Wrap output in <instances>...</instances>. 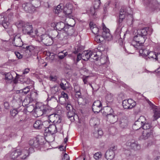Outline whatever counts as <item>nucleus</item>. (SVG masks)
Segmentation results:
<instances>
[{"label":"nucleus","instance_id":"nucleus-1","mask_svg":"<svg viewBox=\"0 0 160 160\" xmlns=\"http://www.w3.org/2000/svg\"><path fill=\"white\" fill-rule=\"evenodd\" d=\"M148 30V28H145L138 30L137 34L134 37V41L132 44V45L135 48L139 49L143 46L147 38V35Z\"/></svg>","mask_w":160,"mask_h":160},{"label":"nucleus","instance_id":"nucleus-2","mask_svg":"<svg viewBox=\"0 0 160 160\" xmlns=\"http://www.w3.org/2000/svg\"><path fill=\"white\" fill-rule=\"evenodd\" d=\"M142 128L144 131L153 130L151 124L147 121L146 118L143 116H140L138 120L136 121L132 126L133 129L137 130Z\"/></svg>","mask_w":160,"mask_h":160},{"label":"nucleus","instance_id":"nucleus-3","mask_svg":"<svg viewBox=\"0 0 160 160\" xmlns=\"http://www.w3.org/2000/svg\"><path fill=\"white\" fill-rule=\"evenodd\" d=\"M129 14V13L128 12V11L126 9L122 8L121 9L119 19L117 20V27L116 31L118 33H119L121 32L122 25V23L123 20L125 18V15H128Z\"/></svg>","mask_w":160,"mask_h":160},{"label":"nucleus","instance_id":"nucleus-4","mask_svg":"<svg viewBox=\"0 0 160 160\" xmlns=\"http://www.w3.org/2000/svg\"><path fill=\"white\" fill-rule=\"evenodd\" d=\"M17 25L18 28L22 27V32L24 34L31 35L33 32L32 26L29 23L25 24L22 22L20 21L17 23Z\"/></svg>","mask_w":160,"mask_h":160},{"label":"nucleus","instance_id":"nucleus-5","mask_svg":"<svg viewBox=\"0 0 160 160\" xmlns=\"http://www.w3.org/2000/svg\"><path fill=\"white\" fill-rule=\"evenodd\" d=\"M103 29L102 35H97L95 38V40L98 43H101L105 39L110 38L111 37L108 29L103 28Z\"/></svg>","mask_w":160,"mask_h":160},{"label":"nucleus","instance_id":"nucleus-6","mask_svg":"<svg viewBox=\"0 0 160 160\" xmlns=\"http://www.w3.org/2000/svg\"><path fill=\"white\" fill-rule=\"evenodd\" d=\"M38 39H39L45 45L49 46L53 43V40L51 36L47 34H43L39 36Z\"/></svg>","mask_w":160,"mask_h":160},{"label":"nucleus","instance_id":"nucleus-7","mask_svg":"<svg viewBox=\"0 0 160 160\" xmlns=\"http://www.w3.org/2000/svg\"><path fill=\"white\" fill-rule=\"evenodd\" d=\"M20 154V149H17L12 151L6 155L5 158L8 160H14L19 157Z\"/></svg>","mask_w":160,"mask_h":160},{"label":"nucleus","instance_id":"nucleus-8","mask_svg":"<svg viewBox=\"0 0 160 160\" xmlns=\"http://www.w3.org/2000/svg\"><path fill=\"white\" fill-rule=\"evenodd\" d=\"M71 21L73 22L74 24L73 25H69L68 24H65L64 22H60L57 23L56 27L57 30L59 31H61L63 30L69 29V26L72 27L75 25V21L73 19H70Z\"/></svg>","mask_w":160,"mask_h":160},{"label":"nucleus","instance_id":"nucleus-9","mask_svg":"<svg viewBox=\"0 0 160 160\" xmlns=\"http://www.w3.org/2000/svg\"><path fill=\"white\" fill-rule=\"evenodd\" d=\"M122 105L125 109H131L136 105V102L132 99H130L123 100Z\"/></svg>","mask_w":160,"mask_h":160},{"label":"nucleus","instance_id":"nucleus-10","mask_svg":"<svg viewBox=\"0 0 160 160\" xmlns=\"http://www.w3.org/2000/svg\"><path fill=\"white\" fill-rule=\"evenodd\" d=\"M29 144L31 146V147L28 148L29 152H31L34 151V148L38 147L39 145V140L37 138H34L30 140L29 142Z\"/></svg>","mask_w":160,"mask_h":160},{"label":"nucleus","instance_id":"nucleus-11","mask_svg":"<svg viewBox=\"0 0 160 160\" xmlns=\"http://www.w3.org/2000/svg\"><path fill=\"white\" fill-rule=\"evenodd\" d=\"M126 145L130 148L134 150H139L141 148L140 145L133 140L128 141L126 142Z\"/></svg>","mask_w":160,"mask_h":160},{"label":"nucleus","instance_id":"nucleus-12","mask_svg":"<svg viewBox=\"0 0 160 160\" xmlns=\"http://www.w3.org/2000/svg\"><path fill=\"white\" fill-rule=\"evenodd\" d=\"M6 16L5 14L3 13L0 15V25L3 26L5 29H7L9 28L10 26Z\"/></svg>","mask_w":160,"mask_h":160},{"label":"nucleus","instance_id":"nucleus-13","mask_svg":"<svg viewBox=\"0 0 160 160\" xmlns=\"http://www.w3.org/2000/svg\"><path fill=\"white\" fill-rule=\"evenodd\" d=\"M72 32H69L68 29L63 30L60 31V32H58V39L60 40H62L64 39H66L68 36L71 35L72 34L73 32V30L72 29Z\"/></svg>","mask_w":160,"mask_h":160},{"label":"nucleus","instance_id":"nucleus-14","mask_svg":"<svg viewBox=\"0 0 160 160\" xmlns=\"http://www.w3.org/2000/svg\"><path fill=\"white\" fill-rule=\"evenodd\" d=\"M22 6L23 9L27 12L32 13L35 10V7L30 3H24Z\"/></svg>","mask_w":160,"mask_h":160},{"label":"nucleus","instance_id":"nucleus-15","mask_svg":"<svg viewBox=\"0 0 160 160\" xmlns=\"http://www.w3.org/2000/svg\"><path fill=\"white\" fill-rule=\"evenodd\" d=\"M107 108L110 110V113L107 114L108 120V121L111 123H114L116 122L118 120V116L112 114L111 112H113V110L110 107L108 106Z\"/></svg>","mask_w":160,"mask_h":160},{"label":"nucleus","instance_id":"nucleus-16","mask_svg":"<svg viewBox=\"0 0 160 160\" xmlns=\"http://www.w3.org/2000/svg\"><path fill=\"white\" fill-rule=\"evenodd\" d=\"M49 120L51 122L58 124L61 122V119L59 115L57 114H52L48 115Z\"/></svg>","mask_w":160,"mask_h":160},{"label":"nucleus","instance_id":"nucleus-17","mask_svg":"<svg viewBox=\"0 0 160 160\" xmlns=\"http://www.w3.org/2000/svg\"><path fill=\"white\" fill-rule=\"evenodd\" d=\"M102 104L101 102L99 100L94 101L92 106V110L95 113H98L102 109Z\"/></svg>","mask_w":160,"mask_h":160},{"label":"nucleus","instance_id":"nucleus-18","mask_svg":"<svg viewBox=\"0 0 160 160\" xmlns=\"http://www.w3.org/2000/svg\"><path fill=\"white\" fill-rule=\"evenodd\" d=\"M12 41L13 44L16 47H21L22 45L23 42L21 39L20 35L19 34L15 35Z\"/></svg>","mask_w":160,"mask_h":160},{"label":"nucleus","instance_id":"nucleus-19","mask_svg":"<svg viewBox=\"0 0 160 160\" xmlns=\"http://www.w3.org/2000/svg\"><path fill=\"white\" fill-rule=\"evenodd\" d=\"M153 130H148L144 131L142 135L140 136V138L144 140L147 139L152 137L153 136Z\"/></svg>","mask_w":160,"mask_h":160},{"label":"nucleus","instance_id":"nucleus-20","mask_svg":"<svg viewBox=\"0 0 160 160\" xmlns=\"http://www.w3.org/2000/svg\"><path fill=\"white\" fill-rule=\"evenodd\" d=\"M72 8L73 6L72 4L67 3L64 8L63 12L66 16H68L72 13Z\"/></svg>","mask_w":160,"mask_h":160},{"label":"nucleus","instance_id":"nucleus-21","mask_svg":"<svg viewBox=\"0 0 160 160\" xmlns=\"http://www.w3.org/2000/svg\"><path fill=\"white\" fill-rule=\"evenodd\" d=\"M51 110L50 108L45 107L44 108L41 109L40 108H37L36 110V112L38 115L39 116L42 115L43 114H46L48 116V114L51 111Z\"/></svg>","mask_w":160,"mask_h":160},{"label":"nucleus","instance_id":"nucleus-22","mask_svg":"<svg viewBox=\"0 0 160 160\" xmlns=\"http://www.w3.org/2000/svg\"><path fill=\"white\" fill-rule=\"evenodd\" d=\"M28 148H26L22 150L20 149V154L19 157L21 159L24 160L29 156V153L30 152Z\"/></svg>","mask_w":160,"mask_h":160},{"label":"nucleus","instance_id":"nucleus-23","mask_svg":"<svg viewBox=\"0 0 160 160\" xmlns=\"http://www.w3.org/2000/svg\"><path fill=\"white\" fill-rule=\"evenodd\" d=\"M154 113V120L160 118V107L154 106L152 108Z\"/></svg>","mask_w":160,"mask_h":160},{"label":"nucleus","instance_id":"nucleus-24","mask_svg":"<svg viewBox=\"0 0 160 160\" xmlns=\"http://www.w3.org/2000/svg\"><path fill=\"white\" fill-rule=\"evenodd\" d=\"M45 133H47L48 134H53L57 132V128L54 125H50L48 128L44 130Z\"/></svg>","mask_w":160,"mask_h":160},{"label":"nucleus","instance_id":"nucleus-25","mask_svg":"<svg viewBox=\"0 0 160 160\" xmlns=\"http://www.w3.org/2000/svg\"><path fill=\"white\" fill-rule=\"evenodd\" d=\"M93 55V52L91 51H84L82 53V59L84 61H87Z\"/></svg>","mask_w":160,"mask_h":160},{"label":"nucleus","instance_id":"nucleus-26","mask_svg":"<svg viewBox=\"0 0 160 160\" xmlns=\"http://www.w3.org/2000/svg\"><path fill=\"white\" fill-rule=\"evenodd\" d=\"M114 152L108 150L106 152L105 157L107 160H112L114 158Z\"/></svg>","mask_w":160,"mask_h":160},{"label":"nucleus","instance_id":"nucleus-27","mask_svg":"<svg viewBox=\"0 0 160 160\" xmlns=\"http://www.w3.org/2000/svg\"><path fill=\"white\" fill-rule=\"evenodd\" d=\"M32 101L33 100H32V99L30 97H27L24 99L22 102V105L20 107L21 108V109L24 110V107H26L27 105H28L30 103L32 102Z\"/></svg>","mask_w":160,"mask_h":160},{"label":"nucleus","instance_id":"nucleus-28","mask_svg":"<svg viewBox=\"0 0 160 160\" xmlns=\"http://www.w3.org/2000/svg\"><path fill=\"white\" fill-rule=\"evenodd\" d=\"M106 99L108 105H111L113 104V98L112 94L111 93L108 94L106 97Z\"/></svg>","mask_w":160,"mask_h":160},{"label":"nucleus","instance_id":"nucleus-29","mask_svg":"<svg viewBox=\"0 0 160 160\" xmlns=\"http://www.w3.org/2000/svg\"><path fill=\"white\" fill-rule=\"evenodd\" d=\"M89 25L91 30H92V32L95 34H98L99 29L97 27L96 25V24H93L92 22L90 23Z\"/></svg>","mask_w":160,"mask_h":160},{"label":"nucleus","instance_id":"nucleus-30","mask_svg":"<svg viewBox=\"0 0 160 160\" xmlns=\"http://www.w3.org/2000/svg\"><path fill=\"white\" fill-rule=\"evenodd\" d=\"M30 86H28L20 90L17 91V93H20L22 95H25L30 91Z\"/></svg>","mask_w":160,"mask_h":160},{"label":"nucleus","instance_id":"nucleus-31","mask_svg":"<svg viewBox=\"0 0 160 160\" xmlns=\"http://www.w3.org/2000/svg\"><path fill=\"white\" fill-rule=\"evenodd\" d=\"M42 121L40 120L36 121L33 124V127L36 129L42 128Z\"/></svg>","mask_w":160,"mask_h":160},{"label":"nucleus","instance_id":"nucleus-32","mask_svg":"<svg viewBox=\"0 0 160 160\" xmlns=\"http://www.w3.org/2000/svg\"><path fill=\"white\" fill-rule=\"evenodd\" d=\"M75 111L74 110L72 111L69 110L67 113V116L72 122H73L74 121Z\"/></svg>","mask_w":160,"mask_h":160},{"label":"nucleus","instance_id":"nucleus-33","mask_svg":"<svg viewBox=\"0 0 160 160\" xmlns=\"http://www.w3.org/2000/svg\"><path fill=\"white\" fill-rule=\"evenodd\" d=\"M119 125L121 128H122L127 127L128 125V121L126 119H122L119 121Z\"/></svg>","mask_w":160,"mask_h":160},{"label":"nucleus","instance_id":"nucleus-34","mask_svg":"<svg viewBox=\"0 0 160 160\" xmlns=\"http://www.w3.org/2000/svg\"><path fill=\"white\" fill-rule=\"evenodd\" d=\"M138 49L139 50V52L140 53L142 54V56L144 57H147V56H148L149 53L147 49L144 48L143 45L141 48Z\"/></svg>","mask_w":160,"mask_h":160},{"label":"nucleus","instance_id":"nucleus-35","mask_svg":"<svg viewBox=\"0 0 160 160\" xmlns=\"http://www.w3.org/2000/svg\"><path fill=\"white\" fill-rule=\"evenodd\" d=\"M21 95H22L21 93H17L16 91V93L13 96V100L18 102H21L22 101V100Z\"/></svg>","mask_w":160,"mask_h":160},{"label":"nucleus","instance_id":"nucleus-36","mask_svg":"<svg viewBox=\"0 0 160 160\" xmlns=\"http://www.w3.org/2000/svg\"><path fill=\"white\" fill-rule=\"evenodd\" d=\"M63 8V4L60 3L55 9L54 12L56 14H58L62 12Z\"/></svg>","mask_w":160,"mask_h":160},{"label":"nucleus","instance_id":"nucleus-37","mask_svg":"<svg viewBox=\"0 0 160 160\" xmlns=\"http://www.w3.org/2000/svg\"><path fill=\"white\" fill-rule=\"evenodd\" d=\"M38 95V94L36 90H34L30 92V97L32 98V100H33L34 99H35L37 98Z\"/></svg>","mask_w":160,"mask_h":160},{"label":"nucleus","instance_id":"nucleus-38","mask_svg":"<svg viewBox=\"0 0 160 160\" xmlns=\"http://www.w3.org/2000/svg\"><path fill=\"white\" fill-rule=\"evenodd\" d=\"M22 109H21V108L19 107V108H17V109H13L11 110L10 114L11 116L13 117L15 116L18 113V111H21Z\"/></svg>","mask_w":160,"mask_h":160},{"label":"nucleus","instance_id":"nucleus-39","mask_svg":"<svg viewBox=\"0 0 160 160\" xmlns=\"http://www.w3.org/2000/svg\"><path fill=\"white\" fill-rule=\"evenodd\" d=\"M148 57L149 58L155 60L157 58L156 56V53L155 52H149L148 55Z\"/></svg>","mask_w":160,"mask_h":160},{"label":"nucleus","instance_id":"nucleus-40","mask_svg":"<svg viewBox=\"0 0 160 160\" xmlns=\"http://www.w3.org/2000/svg\"><path fill=\"white\" fill-rule=\"evenodd\" d=\"M59 88L58 86H54L52 87L51 89L52 93L53 94H58Z\"/></svg>","mask_w":160,"mask_h":160},{"label":"nucleus","instance_id":"nucleus-41","mask_svg":"<svg viewBox=\"0 0 160 160\" xmlns=\"http://www.w3.org/2000/svg\"><path fill=\"white\" fill-rule=\"evenodd\" d=\"M64 82H61L60 84L61 88L63 90H66L68 87V83L66 81H64Z\"/></svg>","mask_w":160,"mask_h":160},{"label":"nucleus","instance_id":"nucleus-42","mask_svg":"<svg viewBox=\"0 0 160 160\" xmlns=\"http://www.w3.org/2000/svg\"><path fill=\"white\" fill-rule=\"evenodd\" d=\"M49 122L48 121H45L42 122V128H45L46 129L48 128L50 125Z\"/></svg>","mask_w":160,"mask_h":160},{"label":"nucleus","instance_id":"nucleus-43","mask_svg":"<svg viewBox=\"0 0 160 160\" xmlns=\"http://www.w3.org/2000/svg\"><path fill=\"white\" fill-rule=\"evenodd\" d=\"M58 32L57 31L54 30L51 33V37L52 39H54L55 38H57L58 39Z\"/></svg>","mask_w":160,"mask_h":160},{"label":"nucleus","instance_id":"nucleus-44","mask_svg":"<svg viewBox=\"0 0 160 160\" xmlns=\"http://www.w3.org/2000/svg\"><path fill=\"white\" fill-rule=\"evenodd\" d=\"M101 4L100 0H95L94 3V8L96 9H98L99 8V7Z\"/></svg>","mask_w":160,"mask_h":160},{"label":"nucleus","instance_id":"nucleus-45","mask_svg":"<svg viewBox=\"0 0 160 160\" xmlns=\"http://www.w3.org/2000/svg\"><path fill=\"white\" fill-rule=\"evenodd\" d=\"M3 14H5L6 15V17L8 22L9 20H11L13 16V13L12 12H10L9 13H8V12H7L6 13H3Z\"/></svg>","mask_w":160,"mask_h":160},{"label":"nucleus","instance_id":"nucleus-46","mask_svg":"<svg viewBox=\"0 0 160 160\" xmlns=\"http://www.w3.org/2000/svg\"><path fill=\"white\" fill-rule=\"evenodd\" d=\"M91 123H93V125L96 126L98 124V120L97 118H93L90 120Z\"/></svg>","mask_w":160,"mask_h":160},{"label":"nucleus","instance_id":"nucleus-47","mask_svg":"<svg viewBox=\"0 0 160 160\" xmlns=\"http://www.w3.org/2000/svg\"><path fill=\"white\" fill-rule=\"evenodd\" d=\"M95 9L94 8H91L88 11V13L90 15H94L95 13Z\"/></svg>","mask_w":160,"mask_h":160},{"label":"nucleus","instance_id":"nucleus-48","mask_svg":"<svg viewBox=\"0 0 160 160\" xmlns=\"http://www.w3.org/2000/svg\"><path fill=\"white\" fill-rule=\"evenodd\" d=\"M105 49V47L104 45L99 44L98 47V49L100 52L104 51Z\"/></svg>","mask_w":160,"mask_h":160},{"label":"nucleus","instance_id":"nucleus-49","mask_svg":"<svg viewBox=\"0 0 160 160\" xmlns=\"http://www.w3.org/2000/svg\"><path fill=\"white\" fill-rule=\"evenodd\" d=\"M12 76L10 73H8L5 74L6 80H12Z\"/></svg>","mask_w":160,"mask_h":160},{"label":"nucleus","instance_id":"nucleus-50","mask_svg":"<svg viewBox=\"0 0 160 160\" xmlns=\"http://www.w3.org/2000/svg\"><path fill=\"white\" fill-rule=\"evenodd\" d=\"M74 89L75 92L81 91L80 86L76 84H74Z\"/></svg>","mask_w":160,"mask_h":160},{"label":"nucleus","instance_id":"nucleus-51","mask_svg":"<svg viewBox=\"0 0 160 160\" xmlns=\"http://www.w3.org/2000/svg\"><path fill=\"white\" fill-rule=\"evenodd\" d=\"M101 155L99 152H97L94 155V158L96 160H98L101 157Z\"/></svg>","mask_w":160,"mask_h":160},{"label":"nucleus","instance_id":"nucleus-52","mask_svg":"<svg viewBox=\"0 0 160 160\" xmlns=\"http://www.w3.org/2000/svg\"><path fill=\"white\" fill-rule=\"evenodd\" d=\"M26 50H28L30 52H32L34 50V48L32 46H26Z\"/></svg>","mask_w":160,"mask_h":160},{"label":"nucleus","instance_id":"nucleus-53","mask_svg":"<svg viewBox=\"0 0 160 160\" xmlns=\"http://www.w3.org/2000/svg\"><path fill=\"white\" fill-rule=\"evenodd\" d=\"M66 108L68 110L72 111L73 110L72 106L69 103H67V105L66 106Z\"/></svg>","mask_w":160,"mask_h":160},{"label":"nucleus","instance_id":"nucleus-54","mask_svg":"<svg viewBox=\"0 0 160 160\" xmlns=\"http://www.w3.org/2000/svg\"><path fill=\"white\" fill-rule=\"evenodd\" d=\"M75 97L77 98H82L81 94L80 91L75 92Z\"/></svg>","mask_w":160,"mask_h":160},{"label":"nucleus","instance_id":"nucleus-55","mask_svg":"<svg viewBox=\"0 0 160 160\" xmlns=\"http://www.w3.org/2000/svg\"><path fill=\"white\" fill-rule=\"evenodd\" d=\"M103 131L101 130H98L97 132H96L95 133V136L96 137V135L98 134L99 137V136H101L103 134Z\"/></svg>","mask_w":160,"mask_h":160},{"label":"nucleus","instance_id":"nucleus-56","mask_svg":"<svg viewBox=\"0 0 160 160\" xmlns=\"http://www.w3.org/2000/svg\"><path fill=\"white\" fill-rule=\"evenodd\" d=\"M81 59H82V54H81L79 53L77 56V62L79 61Z\"/></svg>","mask_w":160,"mask_h":160},{"label":"nucleus","instance_id":"nucleus-57","mask_svg":"<svg viewBox=\"0 0 160 160\" xmlns=\"http://www.w3.org/2000/svg\"><path fill=\"white\" fill-rule=\"evenodd\" d=\"M69 159V157L66 153H65L64 155L63 158H62V160H68Z\"/></svg>","mask_w":160,"mask_h":160},{"label":"nucleus","instance_id":"nucleus-58","mask_svg":"<svg viewBox=\"0 0 160 160\" xmlns=\"http://www.w3.org/2000/svg\"><path fill=\"white\" fill-rule=\"evenodd\" d=\"M62 95L63 97L65 98V99H68V94L65 93L64 92H62Z\"/></svg>","mask_w":160,"mask_h":160},{"label":"nucleus","instance_id":"nucleus-59","mask_svg":"<svg viewBox=\"0 0 160 160\" xmlns=\"http://www.w3.org/2000/svg\"><path fill=\"white\" fill-rule=\"evenodd\" d=\"M15 54L17 57L19 59H21L22 58V56L18 52H15Z\"/></svg>","mask_w":160,"mask_h":160},{"label":"nucleus","instance_id":"nucleus-60","mask_svg":"<svg viewBox=\"0 0 160 160\" xmlns=\"http://www.w3.org/2000/svg\"><path fill=\"white\" fill-rule=\"evenodd\" d=\"M117 149V147L114 146L111 147L109 149L110 151H112L113 152H114V151H115Z\"/></svg>","mask_w":160,"mask_h":160},{"label":"nucleus","instance_id":"nucleus-61","mask_svg":"<svg viewBox=\"0 0 160 160\" xmlns=\"http://www.w3.org/2000/svg\"><path fill=\"white\" fill-rule=\"evenodd\" d=\"M54 58V56L53 53H50L49 58L50 59V60H51V62H52Z\"/></svg>","mask_w":160,"mask_h":160},{"label":"nucleus","instance_id":"nucleus-62","mask_svg":"<svg viewBox=\"0 0 160 160\" xmlns=\"http://www.w3.org/2000/svg\"><path fill=\"white\" fill-rule=\"evenodd\" d=\"M4 106L5 108L6 109H8L9 107V104L8 102H5L4 104Z\"/></svg>","mask_w":160,"mask_h":160},{"label":"nucleus","instance_id":"nucleus-63","mask_svg":"<svg viewBox=\"0 0 160 160\" xmlns=\"http://www.w3.org/2000/svg\"><path fill=\"white\" fill-rule=\"evenodd\" d=\"M29 71H30V69L29 68H25L24 70V71L22 73L23 74H27L29 72Z\"/></svg>","mask_w":160,"mask_h":160},{"label":"nucleus","instance_id":"nucleus-64","mask_svg":"<svg viewBox=\"0 0 160 160\" xmlns=\"http://www.w3.org/2000/svg\"><path fill=\"white\" fill-rule=\"evenodd\" d=\"M7 32L9 35H12L13 33V30L11 28L10 29V30L8 31Z\"/></svg>","mask_w":160,"mask_h":160}]
</instances>
